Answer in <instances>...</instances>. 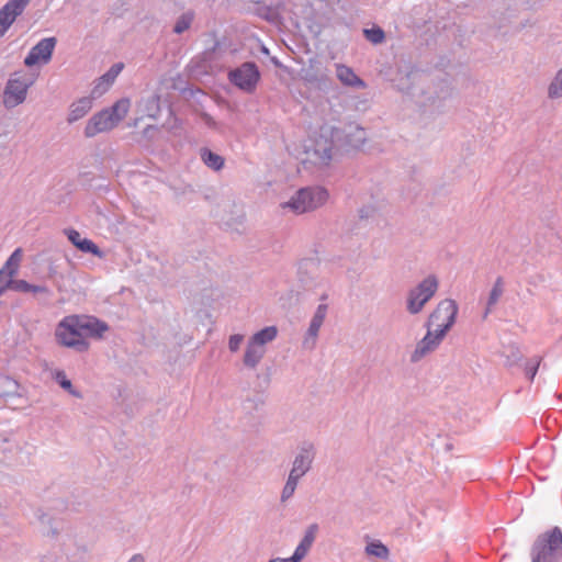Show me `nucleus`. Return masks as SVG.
<instances>
[{"instance_id":"f257e3e1","label":"nucleus","mask_w":562,"mask_h":562,"mask_svg":"<svg viewBox=\"0 0 562 562\" xmlns=\"http://www.w3.org/2000/svg\"><path fill=\"white\" fill-rule=\"evenodd\" d=\"M108 325L86 315H69L57 325L55 337L61 346L86 351L89 348L88 338H101L108 330Z\"/></svg>"},{"instance_id":"f03ea898","label":"nucleus","mask_w":562,"mask_h":562,"mask_svg":"<svg viewBox=\"0 0 562 562\" xmlns=\"http://www.w3.org/2000/svg\"><path fill=\"white\" fill-rule=\"evenodd\" d=\"M130 100L121 99L111 108L95 113L85 127V135L93 137L100 133L112 131L126 116L130 110Z\"/></svg>"},{"instance_id":"7ed1b4c3","label":"nucleus","mask_w":562,"mask_h":562,"mask_svg":"<svg viewBox=\"0 0 562 562\" xmlns=\"http://www.w3.org/2000/svg\"><path fill=\"white\" fill-rule=\"evenodd\" d=\"M562 555V532L559 528L540 536L532 549L533 562H557Z\"/></svg>"},{"instance_id":"20e7f679","label":"nucleus","mask_w":562,"mask_h":562,"mask_svg":"<svg viewBox=\"0 0 562 562\" xmlns=\"http://www.w3.org/2000/svg\"><path fill=\"white\" fill-rule=\"evenodd\" d=\"M327 199L328 193L325 189L306 188L297 191L289 203L282 204V207L289 206L294 213L302 214L323 205Z\"/></svg>"},{"instance_id":"39448f33","label":"nucleus","mask_w":562,"mask_h":562,"mask_svg":"<svg viewBox=\"0 0 562 562\" xmlns=\"http://www.w3.org/2000/svg\"><path fill=\"white\" fill-rule=\"evenodd\" d=\"M457 312L458 307L454 301H441L429 316L428 329L445 337L454 323Z\"/></svg>"},{"instance_id":"423d86ee","label":"nucleus","mask_w":562,"mask_h":562,"mask_svg":"<svg viewBox=\"0 0 562 562\" xmlns=\"http://www.w3.org/2000/svg\"><path fill=\"white\" fill-rule=\"evenodd\" d=\"M228 77L239 89L246 92H252L260 79V72L256 64L245 63L240 67L232 70Z\"/></svg>"},{"instance_id":"0eeeda50","label":"nucleus","mask_w":562,"mask_h":562,"mask_svg":"<svg viewBox=\"0 0 562 562\" xmlns=\"http://www.w3.org/2000/svg\"><path fill=\"white\" fill-rule=\"evenodd\" d=\"M438 288L435 277L426 278L416 289L409 293L408 311L413 314L422 311L424 305L432 297Z\"/></svg>"},{"instance_id":"6e6552de","label":"nucleus","mask_w":562,"mask_h":562,"mask_svg":"<svg viewBox=\"0 0 562 562\" xmlns=\"http://www.w3.org/2000/svg\"><path fill=\"white\" fill-rule=\"evenodd\" d=\"M56 45L55 37H46L40 41L25 57L24 64L32 67L37 64H47Z\"/></svg>"},{"instance_id":"1a4fd4ad","label":"nucleus","mask_w":562,"mask_h":562,"mask_svg":"<svg viewBox=\"0 0 562 562\" xmlns=\"http://www.w3.org/2000/svg\"><path fill=\"white\" fill-rule=\"evenodd\" d=\"M30 0H10L0 10V37H2L9 27L13 24L16 16H19L29 4Z\"/></svg>"},{"instance_id":"9d476101","label":"nucleus","mask_w":562,"mask_h":562,"mask_svg":"<svg viewBox=\"0 0 562 562\" xmlns=\"http://www.w3.org/2000/svg\"><path fill=\"white\" fill-rule=\"evenodd\" d=\"M29 85L18 78L9 80L3 101L8 108H13L22 103L26 97Z\"/></svg>"},{"instance_id":"9b49d317","label":"nucleus","mask_w":562,"mask_h":562,"mask_svg":"<svg viewBox=\"0 0 562 562\" xmlns=\"http://www.w3.org/2000/svg\"><path fill=\"white\" fill-rule=\"evenodd\" d=\"M22 260V250L15 249L10 258L7 260L4 267L0 270V295L9 288H11L12 278L16 273L20 262Z\"/></svg>"},{"instance_id":"f8f14e48","label":"nucleus","mask_w":562,"mask_h":562,"mask_svg":"<svg viewBox=\"0 0 562 562\" xmlns=\"http://www.w3.org/2000/svg\"><path fill=\"white\" fill-rule=\"evenodd\" d=\"M333 142L323 135L313 139V144L307 146V153H313L315 164L327 165L331 158Z\"/></svg>"},{"instance_id":"ddd939ff","label":"nucleus","mask_w":562,"mask_h":562,"mask_svg":"<svg viewBox=\"0 0 562 562\" xmlns=\"http://www.w3.org/2000/svg\"><path fill=\"white\" fill-rule=\"evenodd\" d=\"M442 338L443 336L428 329L427 335L417 344L411 360L413 362L419 361L427 353L434 351L439 346Z\"/></svg>"},{"instance_id":"4468645a","label":"nucleus","mask_w":562,"mask_h":562,"mask_svg":"<svg viewBox=\"0 0 562 562\" xmlns=\"http://www.w3.org/2000/svg\"><path fill=\"white\" fill-rule=\"evenodd\" d=\"M122 63L113 65L106 74L100 77L97 85L92 89V95L99 97L103 94L112 86V83L114 82L119 74L122 71Z\"/></svg>"},{"instance_id":"2eb2a0df","label":"nucleus","mask_w":562,"mask_h":562,"mask_svg":"<svg viewBox=\"0 0 562 562\" xmlns=\"http://www.w3.org/2000/svg\"><path fill=\"white\" fill-rule=\"evenodd\" d=\"M93 98V95L83 97L71 103L69 108L68 121L72 123L82 119L91 110Z\"/></svg>"},{"instance_id":"dca6fc26","label":"nucleus","mask_w":562,"mask_h":562,"mask_svg":"<svg viewBox=\"0 0 562 562\" xmlns=\"http://www.w3.org/2000/svg\"><path fill=\"white\" fill-rule=\"evenodd\" d=\"M337 78L345 86L363 88L364 82L355 74V71L345 65L336 66Z\"/></svg>"},{"instance_id":"f3484780","label":"nucleus","mask_w":562,"mask_h":562,"mask_svg":"<svg viewBox=\"0 0 562 562\" xmlns=\"http://www.w3.org/2000/svg\"><path fill=\"white\" fill-rule=\"evenodd\" d=\"M317 529V525H311L306 530L304 538L294 551L299 559L303 560V558L307 554L315 540Z\"/></svg>"},{"instance_id":"a211bd4d","label":"nucleus","mask_w":562,"mask_h":562,"mask_svg":"<svg viewBox=\"0 0 562 562\" xmlns=\"http://www.w3.org/2000/svg\"><path fill=\"white\" fill-rule=\"evenodd\" d=\"M311 462L312 453L310 451L301 453L296 457L290 475H294V477L300 479L308 470Z\"/></svg>"},{"instance_id":"6ab92c4d","label":"nucleus","mask_w":562,"mask_h":562,"mask_svg":"<svg viewBox=\"0 0 562 562\" xmlns=\"http://www.w3.org/2000/svg\"><path fill=\"white\" fill-rule=\"evenodd\" d=\"M265 353V347L254 344L249 341L246 353L244 357V362L248 367H255Z\"/></svg>"},{"instance_id":"aec40b11","label":"nucleus","mask_w":562,"mask_h":562,"mask_svg":"<svg viewBox=\"0 0 562 562\" xmlns=\"http://www.w3.org/2000/svg\"><path fill=\"white\" fill-rule=\"evenodd\" d=\"M326 314H327V305L326 304H321L317 310H316V313L311 322V325H310V328H308V335L312 337V338H316L317 334H318V330L326 317Z\"/></svg>"},{"instance_id":"412c9836","label":"nucleus","mask_w":562,"mask_h":562,"mask_svg":"<svg viewBox=\"0 0 562 562\" xmlns=\"http://www.w3.org/2000/svg\"><path fill=\"white\" fill-rule=\"evenodd\" d=\"M277 327L269 326L256 333L250 341H252L256 345L265 347V344L272 341L277 337Z\"/></svg>"},{"instance_id":"4be33fe9","label":"nucleus","mask_w":562,"mask_h":562,"mask_svg":"<svg viewBox=\"0 0 562 562\" xmlns=\"http://www.w3.org/2000/svg\"><path fill=\"white\" fill-rule=\"evenodd\" d=\"M201 158L207 167L214 170H220L224 166L223 157L206 148L201 150Z\"/></svg>"},{"instance_id":"5701e85b","label":"nucleus","mask_w":562,"mask_h":562,"mask_svg":"<svg viewBox=\"0 0 562 562\" xmlns=\"http://www.w3.org/2000/svg\"><path fill=\"white\" fill-rule=\"evenodd\" d=\"M366 552L369 555L386 559L389 557L387 548L381 542H371L366 547Z\"/></svg>"},{"instance_id":"b1692460","label":"nucleus","mask_w":562,"mask_h":562,"mask_svg":"<svg viewBox=\"0 0 562 562\" xmlns=\"http://www.w3.org/2000/svg\"><path fill=\"white\" fill-rule=\"evenodd\" d=\"M363 33L366 38L373 44H380L385 38L384 32L380 27L366 29Z\"/></svg>"},{"instance_id":"393cba45","label":"nucleus","mask_w":562,"mask_h":562,"mask_svg":"<svg viewBox=\"0 0 562 562\" xmlns=\"http://www.w3.org/2000/svg\"><path fill=\"white\" fill-rule=\"evenodd\" d=\"M77 248L82 252H90L97 257H102L99 247L91 239L83 238L82 241L78 244Z\"/></svg>"},{"instance_id":"a878e982","label":"nucleus","mask_w":562,"mask_h":562,"mask_svg":"<svg viewBox=\"0 0 562 562\" xmlns=\"http://www.w3.org/2000/svg\"><path fill=\"white\" fill-rule=\"evenodd\" d=\"M503 294V281L502 279H497L488 297V306H493L497 303L499 297Z\"/></svg>"},{"instance_id":"bb28decb","label":"nucleus","mask_w":562,"mask_h":562,"mask_svg":"<svg viewBox=\"0 0 562 562\" xmlns=\"http://www.w3.org/2000/svg\"><path fill=\"white\" fill-rule=\"evenodd\" d=\"M549 95L551 98H559L562 95V69L557 75L554 81L550 85Z\"/></svg>"},{"instance_id":"cd10ccee","label":"nucleus","mask_w":562,"mask_h":562,"mask_svg":"<svg viewBox=\"0 0 562 562\" xmlns=\"http://www.w3.org/2000/svg\"><path fill=\"white\" fill-rule=\"evenodd\" d=\"M299 479L294 477V475H289L288 482L282 492V499H286L291 497L295 491Z\"/></svg>"},{"instance_id":"c85d7f7f","label":"nucleus","mask_w":562,"mask_h":562,"mask_svg":"<svg viewBox=\"0 0 562 562\" xmlns=\"http://www.w3.org/2000/svg\"><path fill=\"white\" fill-rule=\"evenodd\" d=\"M192 18L190 15H182L175 25V32L180 34L189 29Z\"/></svg>"},{"instance_id":"c756f323","label":"nucleus","mask_w":562,"mask_h":562,"mask_svg":"<svg viewBox=\"0 0 562 562\" xmlns=\"http://www.w3.org/2000/svg\"><path fill=\"white\" fill-rule=\"evenodd\" d=\"M11 289L16 290V291H24V292H27V291H31V290L32 291H37V288L30 285L24 280H18V281H13L12 280Z\"/></svg>"},{"instance_id":"7c9ffc66","label":"nucleus","mask_w":562,"mask_h":562,"mask_svg":"<svg viewBox=\"0 0 562 562\" xmlns=\"http://www.w3.org/2000/svg\"><path fill=\"white\" fill-rule=\"evenodd\" d=\"M540 361L541 359L540 358H535L533 360H531L530 363H528L526 366V374L527 376L532 380L538 371V368L540 366Z\"/></svg>"},{"instance_id":"2f4dec72","label":"nucleus","mask_w":562,"mask_h":562,"mask_svg":"<svg viewBox=\"0 0 562 562\" xmlns=\"http://www.w3.org/2000/svg\"><path fill=\"white\" fill-rule=\"evenodd\" d=\"M241 342H243V336L241 335H233V336H231L229 342H228L231 351H233V352L237 351L239 349Z\"/></svg>"},{"instance_id":"473e14b6","label":"nucleus","mask_w":562,"mask_h":562,"mask_svg":"<svg viewBox=\"0 0 562 562\" xmlns=\"http://www.w3.org/2000/svg\"><path fill=\"white\" fill-rule=\"evenodd\" d=\"M68 239L77 247L80 241H82L83 237H81L80 233L76 229H68L66 232Z\"/></svg>"},{"instance_id":"72a5a7b5","label":"nucleus","mask_w":562,"mask_h":562,"mask_svg":"<svg viewBox=\"0 0 562 562\" xmlns=\"http://www.w3.org/2000/svg\"><path fill=\"white\" fill-rule=\"evenodd\" d=\"M57 379H58L59 384H60L61 387H64L65 390H70L71 389V382L66 379L64 373H58L57 374Z\"/></svg>"},{"instance_id":"f704fd0d","label":"nucleus","mask_w":562,"mask_h":562,"mask_svg":"<svg viewBox=\"0 0 562 562\" xmlns=\"http://www.w3.org/2000/svg\"><path fill=\"white\" fill-rule=\"evenodd\" d=\"M302 560L297 558V555L294 553L291 558L288 559H274L269 562H301Z\"/></svg>"},{"instance_id":"c9c22d12","label":"nucleus","mask_w":562,"mask_h":562,"mask_svg":"<svg viewBox=\"0 0 562 562\" xmlns=\"http://www.w3.org/2000/svg\"><path fill=\"white\" fill-rule=\"evenodd\" d=\"M128 562H145L144 558L139 554L134 555Z\"/></svg>"},{"instance_id":"e433bc0d","label":"nucleus","mask_w":562,"mask_h":562,"mask_svg":"<svg viewBox=\"0 0 562 562\" xmlns=\"http://www.w3.org/2000/svg\"><path fill=\"white\" fill-rule=\"evenodd\" d=\"M4 382L5 384H12L13 386H16V382L8 376L4 379Z\"/></svg>"},{"instance_id":"4c0bfd02","label":"nucleus","mask_w":562,"mask_h":562,"mask_svg":"<svg viewBox=\"0 0 562 562\" xmlns=\"http://www.w3.org/2000/svg\"><path fill=\"white\" fill-rule=\"evenodd\" d=\"M10 393L0 392V397L8 396Z\"/></svg>"}]
</instances>
